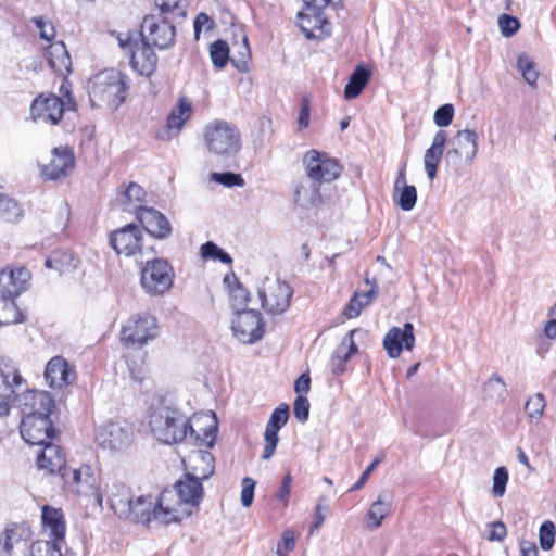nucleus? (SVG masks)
<instances>
[{
  "mask_svg": "<svg viewBox=\"0 0 556 556\" xmlns=\"http://www.w3.org/2000/svg\"><path fill=\"white\" fill-rule=\"evenodd\" d=\"M149 427L153 437L165 444L188 440L195 445L213 447L217 434L215 415L189 419L170 400L162 399L151 405Z\"/></svg>",
  "mask_w": 556,
  "mask_h": 556,
  "instance_id": "f257e3e1",
  "label": "nucleus"
},
{
  "mask_svg": "<svg viewBox=\"0 0 556 556\" xmlns=\"http://www.w3.org/2000/svg\"><path fill=\"white\" fill-rule=\"evenodd\" d=\"M106 502L114 515L119 519L149 526L155 521L161 525L173 523L163 496H134L130 489L123 483L114 482L106 489Z\"/></svg>",
  "mask_w": 556,
  "mask_h": 556,
  "instance_id": "f03ea898",
  "label": "nucleus"
},
{
  "mask_svg": "<svg viewBox=\"0 0 556 556\" xmlns=\"http://www.w3.org/2000/svg\"><path fill=\"white\" fill-rule=\"evenodd\" d=\"M203 480L186 472L173 488L162 491L163 504L173 522L181 521L198 508L204 496Z\"/></svg>",
  "mask_w": 556,
  "mask_h": 556,
  "instance_id": "7ed1b4c3",
  "label": "nucleus"
},
{
  "mask_svg": "<svg viewBox=\"0 0 556 556\" xmlns=\"http://www.w3.org/2000/svg\"><path fill=\"white\" fill-rule=\"evenodd\" d=\"M126 78V75L113 68L92 76L87 86L91 105L99 109H117L127 97L129 86Z\"/></svg>",
  "mask_w": 556,
  "mask_h": 556,
  "instance_id": "20e7f679",
  "label": "nucleus"
},
{
  "mask_svg": "<svg viewBox=\"0 0 556 556\" xmlns=\"http://www.w3.org/2000/svg\"><path fill=\"white\" fill-rule=\"evenodd\" d=\"M161 332L157 319L148 312L131 315L121 327V342L126 348L141 349Z\"/></svg>",
  "mask_w": 556,
  "mask_h": 556,
  "instance_id": "39448f33",
  "label": "nucleus"
},
{
  "mask_svg": "<svg viewBox=\"0 0 556 556\" xmlns=\"http://www.w3.org/2000/svg\"><path fill=\"white\" fill-rule=\"evenodd\" d=\"M204 142L210 152L218 156H231L241 149V135L235 125L216 119L205 126Z\"/></svg>",
  "mask_w": 556,
  "mask_h": 556,
  "instance_id": "423d86ee",
  "label": "nucleus"
},
{
  "mask_svg": "<svg viewBox=\"0 0 556 556\" xmlns=\"http://www.w3.org/2000/svg\"><path fill=\"white\" fill-rule=\"evenodd\" d=\"M64 99L50 94L37 97L31 104L30 113L35 122L56 125L63 117L65 110H74L76 106L72 91L63 84L60 89Z\"/></svg>",
  "mask_w": 556,
  "mask_h": 556,
  "instance_id": "0eeeda50",
  "label": "nucleus"
},
{
  "mask_svg": "<svg viewBox=\"0 0 556 556\" xmlns=\"http://www.w3.org/2000/svg\"><path fill=\"white\" fill-rule=\"evenodd\" d=\"M62 478L68 488L77 495L93 497L97 505L102 509L104 494L101 488L100 477L89 465H83L75 469H64Z\"/></svg>",
  "mask_w": 556,
  "mask_h": 556,
  "instance_id": "6e6552de",
  "label": "nucleus"
},
{
  "mask_svg": "<svg viewBox=\"0 0 556 556\" xmlns=\"http://www.w3.org/2000/svg\"><path fill=\"white\" fill-rule=\"evenodd\" d=\"M257 292L262 307L270 315L285 313L293 296V289L287 281L270 277L262 281Z\"/></svg>",
  "mask_w": 556,
  "mask_h": 556,
  "instance_id": "1a4fd4ad",
  "label": "nucleus"
},
{
  "mask_svg": "<svg viewBox=\"0 0 556 556\" xmlns=\"http://www.w3.org/2000/svg\"><path fill=\"white\" fill-rule=\"evenodd\" d=\"M174 277V269L166 260L153 258L141 268L140 282L148 294L161 295L172 288Z\"/></svg>",
  "mask_w": 556,
  "mask_h": 556,
  "instance_id": "9d476101",
  "label": "nucleus"
},
{
  "mask_svg": "<svg viewBox=\"0 0 556 556\" xmlns=\"http://www.w3.org/2000/svg\"><path fill=\"white\" fill-rule=\"evenodd\" d=\"M302 162L306 177L318 185L331 182L341 175L342 167L339 162L317 150L307 151Z\"/></svg>",
  "mask_w": 556,
  "mask_h": 556,
  "instance_id": "9b49d317",
  "label": "nucleus"
},
{
  "mask_svg": "<svg viewBox=\"0 0 556 556\" xmlns=\"http://www.w3.org/2000/svg\"><path fill=\"white\" fill-rule=\"evenodd\" d=\"M94 439L105 450L122 452L132 444L134 430L126 421H111L97 429Z\"/></svg>",
  "mask_w": 556,
  "mask_h": 556,
  "instance_id": "f8f14e48",
  "label": "nucleus"
},
{
  "mask_svg": "<svg viewBox=\"0 0 556 556\" xmlns=\"http://www.w3.org/2000/svg\"><path fill=\"white\" fill-rule=\"evenodd\" d=\"M232 332L243 343L252 344L264 336V323L260 312L248 309L236 313Z\"/></svg>",
  "mask_w": 556,
  "mask_h": 556,
  "instance_id": "ddd939ff",
  "label": "nucleus"
},
{
  "mask_svg": "<svg viewBox=\"0 0 556 556\" xmlns=\"http://www.w3.org/2000/svg\"><path fill=\"white\" fill-rule=\"evenodd\" d=\"M16 403L23 417H50L54 400L47 391L27 390L16 395Z\"/></svg>",
  "mask_w": 556,
  "mask_h": 556,
  "instance_id": "4468645a",
  "label": "nucleus"
},
{
  "mask_svg": "<svg viewBox=\"0 0 556 556\" xmlns=\"http://www.w3.org/2000/svg\"><path fill=\"white\" fill-rule=\"evenodd\" d=\"M478 134L472 129L458 130L450 140L446 160L456 163L464 160L470 164L478 152Z\"/></svg>",
  "mask_w": 556,
  "mask_h": 556,
  "instance_id": "2eb2a0df",
  "label": "nucleus"
},
{
  "mask_svg": "<svg viewBox=\"0 0 556 556\" xmlns=\"http://www.w3.org/2000/svg\"><path fill=\"white\" fill-rule=\"evenodd\" d=\"M143 40L159 49H167L174 43L175 27L167 21H157L154 16H146L142 22Z\"/></svg>",
  "mask_w": 556,
  "mask_h": 556,
  "instance_id": "dca6fc26",
  "label": "nucleus"
},
{
  "mask_svg": "<svg viewBox=\"0 0 556 556\" xmlns=\"http://www.w3.org/2000/svg\"><path fill=\"white\" fill-rule=\"evenodd\" d=\"M119 46L122 48H130V64L131 67L142 76H151L157 63V56L151 46L143 39L140 42L134 45L124 39H119Z\"/></svg>",
  "mask_w": 556,
  "mask_h": 556,
  "instance_id": "f3484780",
  "label": "nucleus"
},
{
  "mask_svg": "<svg viewBox=\"0 0 556 556\" xmlns=\"http://www.w3.org/2000/svg\"><path fill=\"white\" fill-rule=\"evenodd\" d=\"M42 540L60 545L65 543L66 521L61 508L43 505L41 508Z\"/></svg>",
  "mask_w": 556,
  "mask_h": 556,
  "instance_id": "a211bd4d",
  "label": "nucleus"
},
{
  "mask_svg": "<svg viewBox=\"0 0 556 556\" xmlns=\"http://www.w3.org/2000/svg\"><path fill=\"white\" fill-rule=\"evenodd\" d=\"M50 417H22L21 435L30 445H42L54 435Z\"/></svg>",
  "mask_w": 556,
  "mask_h": 556,
  "instance_id": "6ab92c4d",
  "label": "nucleus"
},
{
  "mask_svg": "<svg viewBox=\"0 0 556 556\" xmlns=\"http://www.w3.org/2000/svg\"><path fill=\"white\" fill-rule=\"evenodd\" d=\"M142 235L138 226L134 224L115 230L110 236V243L117 254L132 256L141 251Z\"/></svg>",
  "mask_w": 556,
  "mask_h": 556,
  "instance_id": "aec40b11",
  "label": "nucleus"
},
{
  "mask_svg": "<svg viewBox=\"0 0 556 556\" xmlns=\"http://www.w3.org/2000/svg\"><path fill=\"white\" fill-rule=\"evenodd\" d=\"M30 271L25 266H7L0 271V293L17 298L27 289Z\"/></svg>",
  "mask_w": 556,
  "mask_h": 556,
  "instance_id": "412c9836",
  "label": "nucleus"
},
{
  "mask_svg": "<svg viewBox=\"0 0 556 556\" xmlns=\"http://www.w3.org/2000/svg\"><path fill=\"white\" fill-rule=\"evenodd\" d=\"M415 345L414 326L404 324L403 328L392 327L383 338V348L390 358H397L403 349L412 351Z\"/></svg>",
  "mask_w": 556,
  "mask_h": 556,
  "instance_id": "4be33fe9",
  "label": "nucleus"
},
{
  "mask_svg": "<svg viewBox=\"0 0 556 556\" xmlns=\"http://www.w3.org/2000/svg\"><path fill=\"white\" fill-rule=\"evenodd\" d=\"M324 9H305L298 14L299 26L307 39H323L330 35V23L324 16Z\"/></svg>",
  "mask_w": 556,
  "mask_h": 556,
  "instance_id": "5701e85b",
  "label": "nucleus"
},
{
  "mask_svg": "<svg viewBox=\"0 0 556 556\" xmlns=\"http://www.w3.org/2000/svg\"><path fill=\"white\" fill-rule=\"evenodd\" d=\"M136 216L146 231L152 237L166 239L172 235V225L161 212L140 205L136 208Z\"/></svg>",
  "mask_w": 556,
  "mask_h": 556,
  "instance_id": "b1692460",
  "label": "nucleus"
},
{
  "mask_svg": "<svg viewBox=\"0 0 556 556\" xmlns=\"http://www.w3.org/2000/svg\"><path fill=\"white\" fill-rule=\"evenodd\" d=\"M75 371L62 356L51 358L45 371V379L50 388L62 389L75 380Z\"/></svg>",
  "mask_w": 556,
  "mask_h": 556,
  "instance_id": "393cba45",
  "label": "nucleus"
},
{
  "mask_svg": "<svg viewBox=\"0 0 556 556\" xmlns=\"http://www.w3.org/2000/svg\"><path fill=\"white\" fill-rule=\"evenodd\" d=\"M74 167V155L68 148H54L51 161L42 167L46 179L58 180L64 178Z\"/></svg>",
  "mask_w": 556,
  "mask_h": 556,
  "instance_id": "a878e982",
  "label": "nucleus"
},
{
  "mask_svg": "<svg viewBox=\"0 0 556 556\" xmlns=\"http://www.w3.org/2000/svg\"><path fill=\"white\" fill-rule=\"evenodd\" d=\"M186 464L187 473L193 475L200 479H208L215 469V459L207 450H193L187 457L184 459Z\"/></svg>",
  "mask_w": 556,
  "mask_h": 556,
  "instance_id": "bb28decb",
  "label": "nucleus"
},
{
  "mask_svg": "<svg viewBox=\"0 0 556 556\" xmlns=\"http://www.w3.org/2000/svg\"><path fill=\"white\" fill-rule=\"evenodd\" d=\"M320 185L309 178L300 179L293 189L294 203L303 208L317 206L321 202Z\"/></svg>",
  "mask_w": 556,
  "mask_h": 556,
  "instance_id": "cd10ccee",
  "label": "nucleus"
},
{
  "mask_svg": "<svg viewBox=\"0 0 556 556\" xmlns=\"http://www.w3.org/2000/svg\"><path fill=\"white\" fill-rule=\"evenodd\" d=\"M37 456V465L39 469L46 470L49 473L63 472L65 467V457L60 446L47 441Z\"/></svg>",
  "mask_w": 556,
  "mask_h": 556,
  "instance_id": "c85d7f7f",
  "label": "nucleus"
},
{
  "mask_svg": "<svg viewBox=\"0 0 556 556\" xmlns=\"http://www.w3.org/2000/svg\"><path fill=\"white\" fill-rule=\"evenodd\" d=\"M446 141L447 132L439 130L432 139L431 146L425 152L424 166L430 180H433L437 176L438 165L444 153Z\"/></svg>",
  "mask_w": 556,
  "mask_h": 556,
  "instance_id": "c756f323",
  "label": "nucleus"
},
{
  "mask_svg": "<svg viewBox=\"0 0 556 556\" xmlns=\"http://www.w3.org/2000/svg\"><path fill=\"white\" fill-rule=\"evenodd\" d=\"M357 333H359L358 329L349 331L336 349L330 361L331 370L333 374L340 375L344 372L345 364L350 361L351 356L358 351L354 341V336Z\"/></svg>",
  "mask_w": 556,
  "mask_h": 556,
  "instance_id": "7c9ffc66",
  "label": "nucleus"
},
{
  "mask_svg": "<svg viewBox=\"0 0 556 556\" xmlns=\"http://www.w3.org/2000/svg\"><path fill=\"white\" fill-rule=\"evenodd\" d=\"M393 496L388 491L379 493L377 500L370 505L366 514L367 526L369 529H378L383 519L391 513Z\"/></svg>",
  "mask_w": 556,
  "mask_h": 556,
  "instance_id": "2f4dec72",
  "label": "nucleus"
},
{
  "mask_svg": "<svg viewBox=\"0 0 556 556\" xmlns=\"http://www.w3.org/2000/svg\"><path fill=\"white\" fill-rule=\"evenodd\" d=\"M0 378L2 384L0 389L3 391L22 392L25 387V380L21 376L15 363L8 358H0Z\"/></svg>",
  "mask_w": 556,
  "mask_h": 556,
  "instance_id": "473e14b6",
  "label": "nucleus"
},
{
  "mask_svg": "<svg viewBox=\"0 0 556 556\" xmlns=\"http://www.w3.org/2000/svg\"><path fill=\"white\" fill-rule=\"evenodd\" d=\"M45 56L53 71L58 73L70 72L71 56L62 41L51 43L46 50Z\"/></svg>",
  "mask_w": 556,
  "mask_h": 556,
  "instance_id": "72a5a7b5",
  "label": "nucleus"
},
{
  "mask_svg": "<svg viewBox=\"0 0 556 556\" xmlns=\"http://www.w3.org/2000/svg\"><path fill=\"white\" fill-rule=\"evenodd\" d=\"M378 294V286L374 285L370 290L364 293L355 292L349 304L345 306L343 314L346 318L352 319L361 315L362 311L367 307Z\"/></svg>",
  "mask_w": 556,
  "mask_h": 556,
  "instance_id": "f704fd0d",
  "label": "nucleus"
},
{
  "mask_svg": "<svg viewBox=\"0 0 556 556\" xmlns=\"http://www.w3.org/2000/svg\"><path fill=\"white\" fill-rule=\"evenodd\" d=\"M370 76V71L362 65L356 66L344 88L345 99L351 100L356 98L369 81Z\"/></svg>",
  "mask_w": 556,
  "mask_h": 556,
  "instance_id": "c9c22d12",
  "label": "nucleus"
},
{
  "mask_svg": "<svg viewBox=\"0 0 556 556\" xmlns=\"http://www.w3.org/2000/svg\"><path fill=\"white\" fill-rule=\"evenodd\" d=\"M192 113L191 102L180 98L178 104L172 110L167 118V127L179 131Z\"/></svg>",
  "mask_w": 556,
  "mask_h": 556,
  "instance_id": "e433bc0d",
  "label": "nucleus"
},
{
  "mask_svg": "<svg viewBox=\"0 0 556 556\" xmlns=\"http://www.w3.org/2000/svg\"><path fill=\"white\" fill-rule=\"evenodd\" d=\"M15 299L0 293V326L22 321V314L14 302Z\"/></svg>",
  "mask_w": 556,
  "mask_h": 556,
  "instance_id": "4c0bfd02",
  "label": "nucleus"
},
{
  "mask_svg": "<svg viewBox=\"0 0 556 556\" xmlns=\"http://www.w3.org/2000/svg\"><path fill=\"white\" fill-rule=\"evenodd\" d=\"M79 260L70 252H56L46 260V267L67 273L77 267Z\"/></svg>",
  "mask_w": 556,
  "mask_h": 556,
  "instance_id": "58836bf2",
  "label": "nucleus"
},
{
  "mask_svg": "<svg viewBox=\"0 0 556 556\" xmlns=\"http://www.w3.org/2000/svg\"><path fill=\"white\" fill-rule=\"evenodd\" d=\"M27 530L18 525L11 526L0 536V546L5 552H11L15 546L20 545L23 541V535Z\"/></svg>",
  "mask_w": 556,
  "mask_h": 556,
  "instance_id": "ea45409f",
  "label": "nucleus"
},
{
  "mask_svg": "<svg viewBox=\"0 0 556 556\" xmlns=\"http://www.w3.org/2000/svg\"><path fill=\"white\" fill-rule=\"evenodd\" d=\"M484 394L495 401L502 402L507 395V388L502 378L497 375H493L484 384Z\"/></svg>",
  "mask_w": 556,
  "mask_h": 556,
  "instance_id": "a19ab883",
  "label": "nucleus"
},
{
  "mask_svg": "<svg viewBox=\"0 0 556 556\" xmlns=\"http://www.w3.org/2000/svg\"><path fill=\"white\" fill-rule=\"evenodd\" d=\"M22 215L20 204L3 194H0V219L5 222H16Z\"/></svg>",
  "mask_w": 556,
  "mask_h": 556,
  "instance_id": "79ce46f5",
  "label": "nucleus"
},
{
  "mask_svg": "<svg viewBox=\"0 0 556 556\" xmlns=\"http://www.w3.org/2000/svg\"><path fill=\"white\" fill-rule=\"evenodd\" d=\"M62 547L50 541L38 540L30 545L28 556H62Z\"/></svg>",
  "mask_w": 556,
  "mask_h": 556,
  "instance_id": "37998d69",
  "label": "nucleus"
},
{
  "mask_svg": "<svg viewBox=\"0 0 556 556\" xmlns=\"http://www.w3.org/2000/svg\"><path fill=\"white\" fill-rule=\"evenodd\" d=\"M200 253L204 260L219 261L227 265L232 263L231 256L212 241H207L206 243L202 244L200 248Z\"/></svg>",
  "mask_w": 556,
  "mask_h": 556,
  "instance_id": "c03bdc74",
  "label": "nucleus"
},
{
  "mask_svg": "<svg viewBox=\"0 0 556 556\" xmlns=\"http://www.w3.org/2000/svg\"><path fill=\"white\" fill-rule=\"evenodd\" d=\"M517 67L527 84L534 87L539 78V72L535 68L534 62L528 55L521 54L518 56Z\"/></svg>",
  "mask_w": 556,
  "mask_h": 556,
  "instance_id": "a18cd8bd",
  "label": "nucleus"
},
{
  "mask_svg": "<svg viewBox=\"0 0 556 556\" xmlns=\"http://www.w3.org/2000/svg\"><path fill=\"white\" fill-rule=\"evenodd\" d=\"M210 54L213 64L217 68H223L228 60L230 61L229 56V47L226 41L224 40H216L211 45Z\"/></svg>",
  "mask_w": 556,
  "mask_h": 556,
  "instance_id": "49530a36",
  "label": "nucleus"
},
{
  "mask_svg": "<svg viewBox=\"0 0 556 556\" xmlns=\"http://www.w3.org/2000/svg\"><path fill=\"white\" fill-rule=\"evenodd\" d=\"M238 56L233 54L230 58V62L239 72H247L249 70L251 51L245 35H242V42L238 45Z\"/></svg>",
  "mask_w": 556,
  "mask_h": 556,
  "instance_id": "de8ad7c7",
  "label": "nucleus"
},
{
  "mask_svg": "<svg viewBox=\"0 0 556 556\" xmlns=\"http://www.w3.org/2000/svg\"><path fill=\"white\" fill-rule=\"evenodd\" d=\"M545 396L542 393H536L529 397L525 405V410L531 420L538 421L545 409Z\"/></svg>",
  "mask_w": 556,
  "mask_h": 556,
  "instance_id": "09e8293b",
  "label": "nucleus"
},
{
  "mask_svg": "<svg viewBox=\"0 0 556 556\" xmlns=\"http://www.w3.org/2000/svg\"><path fill=\"white\" fill-rule=\"evenodd\" d=\"M250 300L249 291L240 282L230 290L231 307L236 313L248 311L245 307Z\"/></svg>",
  "mask_w": 556,
  "mask_h": 556,
  "instance_id": "8fccbe9b",
  "label": "nucleus"
},
{
  "mask_svg": "<svg viewBox=\"0 0 556 556\" xmlns=\"http://www.w3.org/2000/svg\"><path fill=\"white\" fill-rule=\"evenodd\" d=\"M396 204L403 211H412L417 201V191L414 186H405L399 192H395Z\"/></svg>",
  "mask_w": 556,
  "mask_h": 556,
  "instance_id": "3c124183",
  "label": "nucleus"
},
{
  "mask_svg": "<svg viewBox=\"0 0 556 556\" xmlns=\"http://www.w3.org/2000/svg\"><path fill=\"white\" fill-rule=\"evenodd\" d=\"M493 485H492V494L494 497H502L506 491V484L508 482V470L506 467H498L495 469L493 473Z\"/></svg>",
  "mask_w": 556,
  "mask_h": 556,
  "instance_id": "603ef678",
  "label": "nucleus"
},
{
  "mask_svg": "<svg viewBox=\"0 0 556 556\" xmlns=\"http://www.w3.org/2000/svg\"><path fill=\"white\" fill-rule=\"evenodd\" d=\"M278 431L279 429H275L266 425L264 433L265 445L262 455V458L265 460H268L275 453V450L279 442Z\"/></svg>",
  "mask_w": 556,
  "mask_h": 556,
  "instance_id": "864d4df0",
  "label": "nucleus"
},
{
  "mask_svg": "<svg viewBox=\"0 0 556 556\" xmlns=\"http://www.w3.org/2000/svg\"><path fill=\"white\" fill-rule=\"evenodd\" d=\"M556 528L552 521H544L540 527V545L542 549L549 551L555 543Z\"/></svg>",
  "mask_w": 556,
  "mask_h": 556,
  "instance_id": "5fc2aeb1",
  "label": "nucleus"
},
{
  "mask_svg": "<svg viewBox=\"0 0 556 556\" xmlns=\"http://www.w3.org/2000/svg\"><path fill=\"white\" fill-rule=\"evenodd\" d=\"M144 197L143 188L136 182H130L122 195V203L124 205L137 204L142 202Z\"/></svg>",
  "mask_w": 556,
  "mask_h": 556,
  "instance_id": "6e6d98bb",
  "label": "nucleus"
},
{
  "mask_svg": "<svg viewBox=\"0 0 556 556\" xmlns=\"http://www.w3.org/2000/svg\"><path fill=\"white\" fill-rule=\"evenodd\" d=\"M155 5L162 13L185 16L186 0H155Z\"/></svg>",
  "mask_w": 556,
  "mask_h": 556,
  "instance_id": "4d7b16f0",
  "label": "nucleus"
},
{
  "mask_svg": "<svg viewBox=\"0 0 556 556\" xmlns=\"http://www.w3.org/2000/svg\"><path fill=\"white\" fill-rule=\"evenodd\" d=\"M211 179L213 181L218 182V184H220L223 186H226V187H233V186L243 187L244 186V180L241 177V175L235 174V173H231V172H227V173H212L211 174Z\"/></svg>",
  "mask_w": 556,
  "mask_h": 556,
  "instance_id": "13d9d810",
  "label": "nucleus"
},
{
  "mask_svg": "<svg viewBox=\"0 0 556 556\" xmlns=\"http://www.w3.org/2000/svg\"><path fill=\"white\" fill-rule=\"evenodd\" d=\"M33 23L35 24L40 38L51 41L55 37V28L51 21L46 20L42 16L34 17Z\"/></svg>",
  "mask_w": 556,
  "mask_h": 556,
  "instance_id": "bf43d9fd",
  "label": "nucleus"
},
{
  "mask_svg": "<svg viewBox=\"0 0 556 556\" xmlns=\"http://www.w3.org/2000/svg\"><path fill=\"white\" fill-rule=\"evenodd\" d=\"M288 419L289 406L287 404H281L271 413L267 426L280 430L288 422Z\"/></svg>",
  "mask_w": 556,
  "mask_h": 556,
  "instance_id": "052dcab7",
  "label": "nucleus"
},
{
  "mask_svg": "<svg viewBox=\"0 0 556 556\" xmlns=\"http://www.w3.org/2000/svg\"><path fill=\"white\" fill-rule=\"evenodd\" d=\"M498 26L503 36L510 37L518 31L520 28V23L516 17L511 15L502 14L498 17Z\"/></svg>",
  "mask_w": 556,
  "mask_h": 556,
  "instance_id": "680f3d73",
  "label": "nucleus"
},
{
  "mask_svg": "<svg viewBox=\"0 0 556 556\" xmlns=\"http://www.w3.org/2000/svg\"><path fill=\"white\" fill-rule=\"evenodd\" d=\"M454 116V108L452 104H444L437 109L434 112V123L439 127H446L448 126Z\"/></svg>",
  "mask_w": 556,
  "mask_h": 556,
  "instance_id": "e2e57ef3",
  "label": "nucleus"
},
{
  "mask_svg": "<svg viewBox=\"0 0 556 556\" xmlns=\"http://www.w3.org/2000/svg\"><path fill=\"white\" fill-rule=\"evenodd\" d=\"M293 413L295 418L301 422H305L308 419L309 402L306 396L298 395L295 397Z\"/></svg>",
  "mask_w": 556,
  "mask_h": 556,
  "instance_id": "0e129e2a",
  "label": "nucleus"
},
{
  "mask_svg": "<svg viewBox=\"0 0 556 556\" xmlns=\"http://www.w3.org/2000/svg\"><path fill=\"white\" fill-rule=\"evenodd\" d=\"M255 481L245 477L242 480L241 504L243 507H250L254 498Z\"/></svg>",
  "mask_w": 556,
  "mask_h": 556,
  "instance_id": "69168bd1",
  "label": "nucleus"
},
{
  "mask_svg": "<svg viewBox=\"0 0 556 556\" xmlns=\"http://www.w3.org/2000/svg\"><path fill=\"white\" fill-rule=\"evenodd\" d=\"M383 457L382 456H378L376 457L370 464L369 466L364 470V472L361 475L359 479L357 480V482L349 490L350 492H355V491H358L361 490L362 488H364V485L366 484L370 473L376 469V467L382 462Z\"/></svg>",
  "mask_w": 556,
  "mask_h": 556,
  "instance_id": "338daca9",
  "label": "nucleus"
},
{
  "mask_svg": "<svg viewBox=\"0 0 556 556\" xmlns=\"http://www.w3.org/2000/svg\"><path fill=\"white\" fill-rule=\"evenodd\" d=\"M194 37L195 39H199L200 33L202 29L210 30L214 26V21L205 13H200L197 15L194 22Z\"/></svg>",
  "mask_w": 556,
  "mask_h": 556,
  "instance_id": "774afa93",
  "label": "nucleus"
}]
</instances>
